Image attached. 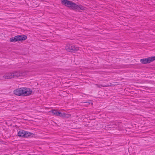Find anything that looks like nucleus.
<instances>
[{"label": "nucleus", "instance_id": "f257e3e1", "mask_svg": "<svg viewBox=\"0 0 155 155\" xmlns=\"http://www.w3.org/2000/svg\"><path fill=\"white\" fill-rule=\"evenodd\" d=\"M61 3L71 9L78 11L84 10L86 8L81 5H78L75 3L68 0H61Z\"/></svg>", "mask_w": 155, "mask_h": 155}, {"label": "nucleus", "instance_id": "f03ea898", "mask_svg": "<svg viewBox=\"0 0 155 155\" xmlns=\"http://www.w3.org/2000/svg\"><path fill=\"white\" fill-rule=\"evenodd\" d=\"M32 90L30 89L22 87L18 88L14 91V93L18 96H27L31 94Z\"/></svg>", "mask_w": 155, "mask_h": 155}, {"label": "nucleus", "instance_id": "7ed1b4c3", "mask_svg": "<svg viewBox=\"0 0 155 155\" xmlns=\"http://www.w3.org/2000/svg\"><path fill=\"white\" fill-rule=\"evenodd\" d=\"M27 38V37L25 35H18L10 38V41L12 42L22 41L25 40Z\"/></svg>", "mask_w": 155, "mask_h": 155}, {"label": "nucleus", "instance_id": "20e7f679", "mask_svg": "<svg viewBox=\"0 0 155 155\" xmlns=\"http://www.w3.org/2000/svg\"><path fill=\"white\" fill-rule=\"evenodd\" d=\"M65 48L66 51L71 52H75L79 50L78 47H75L70 44H67Z\"/></svg>", "mask_w": 155, "mask_h": 155}, {"label": "nucleus", "instance_id": "39448f33", "mask_svg": "<svg viewBox=\"0 0 155 155\" xmlns=\"http://www.w3.org/2000/svg\"><path fill=\"white\" fill-rule=\"evenodd\" d=\"M154 60H155V56H153L141 59L140 62L142 64H145L149 63Z\"/></svg>", "mask_w": 155, "mask_h": 155}, {"label": "nucleus", "instance_id": "423d86ee", "mask_svg": "<svg viewBox=\"0 0 155 155\" xmlns=\"http://www.w3.org/2000/svg\"><path fill=\"white\" fill-rule=\"evenodd\" d=\"M24 73H22V72H19L18 71H16L12 72L14 78H17L21 76L25 75V74H24Z\"/></svg>", "mask_w": 155, "mask_h": 155}, {"label": "nucleus", "instance_id": "0eeeda50", "mask_svg": "<svg viewBox=\"0 0 155 155\" xmlns=\"http://www.w3.org/2000/svg\"><path fill=\"white\" fill-rule=\"evenodd\" d=\"M50 112H51L53 115L61 117L62 115L61 112L58 111L57 110H52Z\"/></svg>", "mask_w": 155, "mask_h": 155}, {"label": "nucleus", "instance_id": "6e6552de", "mask_svg": "<svg viewBox=\"0 0 155 155\" xmlns=\"http://www.w3.org/2000/svg\"><path fill=\"white\" fill-rule=\"evenodd\" d=\"M3 77L5 79H11L14 78L13 75L12 73L9 72L6 74Z\"/></svg>", "mask_w": 155, "mask_h": 155}, {"label": "nucleus", "instance_id": "1a4fd4ad", "mask_svg": "<svg viewBox=\"0 0 155 155\" xmlns=\"http://www.w3.org/2000/svg\"><path fill=\"white\" fill-rule=\"evenodd\" d=\"M25 132V131L23 130L20 131L18 132V135L20 137H24Z\"/></svg>", "mask_w": 155, "mask_h": 155}, {"label": "nucleus", "instance_id": "9d476101", "mask_svg": "<svg viewBox=\"0 0 155 155\" xmlns=\"http://www.w3.org/2000/svg\"><path fill=\"white\" fill-rule=\"evenodd\" d=\"M25 134L24 137H27L33 134V133L27 131H25Z\"/></svg>", "mask_w": 155, "mask_h": 155}, {"label": "nucleus", "instance_id": "9b49d317", "mask_svg": "<svg viewBox=\"0 0 155 155\" xmlns=\"http://www.w3.org/2000/svg\"><path fill=\"white\" fill-rule=\"evenodd\" d=\"M82 104H84V105L85 106H87L89 105L91 103L92 105L93 104V103L91 102L90 101H88V102H81Z\"/></svg>", "mask_w": 155, "mask_h": 155}, {"label": "nucleus", "instance_id": "f8f14e48", "mask_svg": "<svg viewBox=\"0 0 155 155\" xmlns=\"http://www.w3.org/2000/svg\"><path fill=\"white\" fill-rule=\"evenodd\" d=\"M62 116H61V117H63L64 118H69L70 117L71 115L70 114H66L64 113H63V114L62 113Z\"/></svg>", "mask_w": 155, "mask_h": 155}, {"label": "nucleus", "instance_id": "ddd939ff", "mask_svg": "<svg viewBox=\"0 0 155 155\" xmlns=\"http://www.w3.org/2000/svg\"><path fill=\"white\" fill-rule=\"evenodd\" d=\"M96 85L98 87L101 88V87H108L109 86L108 85H98L96 84Z\"/></svg>", "mask_w": 155, "mask_h": 155}, {"label": "nucleus", "instance_id": "4468645a", "mask_svg": "<svg viewBox=\"0 0 155 155\" xmlns=\"http://www.w3.org/2000/svg\"><path fill=\"white\" fill-rule=\"evenodd\" d=\"M108 128H112V127H109Z\"/></svg>", "mask_w": 155, "mask_h": 155}]
</instances>
